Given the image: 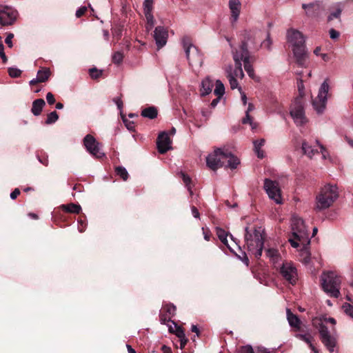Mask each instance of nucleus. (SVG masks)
Wrapping results in <instances>:
<instances>
[{"label":"nucleus","instance_id":"50","mask_svg":"<svg viewBox=\"0 0 353 353\" xmlns=\"http://www.w3.org/2000/svg\"><path fill=\"white\" fill-rule=\"evenodd\" d=\"M166 309V312L170 314L173 316L175 314L176 312V307L174 305L168 304L165 306Z\"/></svg>","mask_w":353,"mask_h":353},{"label":"nucleus","instance_id":"18","mask_svg":"<svg viewBox=\"0 0 353 353\" xmlns=\"http://www.w3.org/2000/svg\"><path fill=\"white\" fill-rule=\"evenodd\" d=\"M171 143V140L166 132H163L160 133L157 141L159 152L161 154H164L170 150L172 148Z\"/></svg>","mask_w":353,"mask_h":353},{"label":"nucleus","instance_id":"51","mask_svg":"<svg viewBox=\"0 0 353 353\" xmlns=\"http://www.w3.org/2000/svg\"><path fill=\"white\" fill-rule=\"evenodd\" d=\"M241 353H255L252 347L249 345L241 347Z\"/></svg>","mask_w":353,"mask_h":353},{"label":"nucleus","instance_id":"28","mask_svg":"<svg viewBox=\"0 0 353 353\" xmlns=\"http://www.w3.org/2000/svg\"><path fill=\"white\" fill-rule=\"evenodd\" d=\"M265 252L267 257H268L274 264H276L281 260V256L276 249L268 248L265 250Z\"/></svg>","mask_w":353,"mask_h":353},{"label":"nucleus","instance_id":"55","mask_svg":"<svg viewBox=\"0 0 353 353\" xmlns=\"http://www.w3.org/2000/svg\"><path fill=\"white\" fill-rule=\"evenodd\" d=\"M330 37L332 39H336L339 37V32L334 29H330Z\"/></svg>","mask_w":353,"mask_h":353},{"label":"nucleus","instance_id":"37","mask_svg":"<svg viewBox=\"0 0 353 353\" xmlns=\"http://www.w3.org/2000/svg\"><path fill=\"white\" fill-rule=\"evenodd\" d=\"M115 172L123 181H126L128 178V172L126 169L122 166L117 167Z\"/></svg>","mask_w":353,"mask_h":353},{"label":"nucleus","instance_id":"9","mask_svg":"<svg viewBox=\"0 0 353 353\" xmlns=\"http://www.w3.org/2000/svg\"><path fill=\"white\" fill-rule=\"evenodd\" d=\"M287 39L288 43L292 47V50L306 48L305 45V38L300 31L295 29L288 30L287 32Z\"/></svg>","mask_w":353,"mask_h":353},{"label":"nucleus","instance_id":"52","mask_svg":"<svg viewBox=\"0 0 353 353\" xmlns=\"http://www.w3.org/2000/svg\"><path fill=\"white\" fill-rule=\"evenodd\" d=\"M13 37H14V34L12 33H8L5 39V42L9 48H12L13 46L12 41V39H13Z\"/></svg>","mask_w":353,"mask_h":353},{"label":"nucleus","instance_id":"62","mask_svg":"<svg viewBox=\"0 0 353 353\" xmlns=\"http://www.w3.org/2000/svg\"><path fill=\"white\" fill-rule=\"evenodd\" d=\"M160 321L162 323L165 324L167 321L168 322L170 321V316L167 317L166 315L162 314L160 316Z\"/></svg>","mask_w":353,"mask_h":353},{"label":"nucleus","instance_id":"33","mask_svg":"<svg viewBox=\"0 0 353 353\" xmlns=\"http://www.w3.org/2000/svg\"><path fill=\"white\" fill-rule=\"evenodd\" d=\"M307 245H303V248L301 250V261L304 264H307L310 262V253L308 250Z\"/></svg>","mask_w":353,"mask_h":353},{"label":"nucleus","instance_id":"35","mask_svg":"<svg viewBox=\"0 0 353 353\" xmlns=\"http://www.w3.org/2000/svg\"><path fill=\"white\" fill-rule=\"evenodd\" d=\"M62 208L70 213L79 214L81 210V206L79 205H77L74 203H70L68 205H63Z\"/></svg>","mask_w":353,"mask_h":353},{"label":"nucleus","instance_id":"41","mask_svg":"<svg viewBox=\"0 0 353 353\" xmlns=\"http://www.w3.org/2000/svg\"><path fill=\"white\" fill-rule=\"evenodd\" d=\"M297 87H298V90L299 92V97H297L296 99H301V100L302 101V98L303 97V96L305 94V93H304L305 87L303 85V81L301 79H298Z\"/></svg>","mask_w":353,"mask_h":353},{"label":"nucleus","instance_id":"16","mask_svg":"<svg viewBox=\"0 0 353 353\" xmlns=\"http://www.w3.org/2000/svg\"><path fill=\"white\" fill-rule=\"evenodd\" d=\"M302 8L305 10L306 14L311 17H318L325 11L323 3L321 1L306 4H302Z\"/></svg>","mask_w":353,"mask_h":353},{"label":"nucleus","instance_id":"2","mask_svg":"<svg viewBox=\"0 0 353 353\" xmlns=\"http://www.w3.org/2000/svg\"><path fill=\"white\" fill-rule=\"evenodd\" d=\"M292 230L293 238L289 239V242L294 248H298L300 244H310L309 234L303 220L294 216L292 219Z\"/></svg>","mask_w":353,"mask_h":353},{"label":"nucleus","instance_id":"47","mask_svg":"<svg viewBox=\"0 0 353 353\" xmlns=\"http://www.w3.org/2000/svg\"><path fill=\"white\" fill-rule=\"evenodd\" d=\"M343 308L346 314H347L348 316H351L353 319V306L349 303H345L343 305Z\"/></svg>","mask_w":353,"mask_h":353},{"label":"nucleus","instance_id":"63","mask_svg":"<svg viewBox=\"0 0 353 353\" xmlns=\"http://www.w3.org/2000/svg\"><path fill=\"white\" fill-rule=\"evenodd\" d=\"M179 340H180V347H181V349H183L185 346V345L188 342V339L186 337H185L183 339H180Z\"/></svg>","mask_w":353,"mask_h":353},{"label":"nucleus","instance_id":"3","mask_svg":"<svg viewBox=\"0 0 353 353\" xmlns=\"http://www.w3.org/2000/svg\"><path fill=\"white\" fill-rule=\"evenodd\" d=\"M339 197L336 185L327 184L323 186L316 197V208L322 210L330 207Z\"/></svg>","mask_w":353,"mask_h":353},{"label":"nucleus","instance_id":"48","mask_svg":"<svg viewBox=\"0 0 353 353\" xmlns=\"http://www.w3.org/2000/svg\"><path fill=\"white\" fill-rule=\"evenodd\" d=\"M181 175H182V179H183L184 183L186 185V186H188V191L190 192V194H192V191L191 187L190 186V183L191 182L190 178L188 175L185 174L184 173H182Z\"/></svg>","mask_w":353,"mask_h":353},{"label":"nucleus","instance_id":"29","mask_svg":"<svg viewBox=\"0 0 353 353\" xmlns=\"http://www.w3.org/2000/svg\"><path fill=\"white\" fill-rule=\"evenodd\" d=\"M141 116L150 119H153L157 117V110L153 106L148 107L142 110Z\"/></svg>","mask_w":353,"mask_h":353},{"label":"nucleus","instance_id":"30","mask_svg":"<svg viewBox=\"0 0 353 353\" xmlns=\"http://www.w3.org/2000/svg\"><path fill=\"white\" fill-rule=\"evenodd\" d=\"M265 141L263 139L254 141L255 152L256 153L257 157L260 159H262L264 157L263 152L261 150V148L265 144Z\"/></svg>","mask_w":353,"mask_h":353},{"label":"nucleus","instance_id":"26","mask_svg":"<svg viewBox=\"0 0 353 353\" xmlns=\"http://www.w3.org/2000/svg\"><path fill=\"white\" fill-rule=\"evenodd\" d=\"M45 105V101L43 99H38L33 101L31 109L32 113L35 116H39Z\"/></svg>","mask_w":353,"mask_h":353},{"label":"nucleus","instance_id":"40","mask_svg":"<svg viewBox=\"0 0 353 353\" xmlns=\"http://www.w3.org/2000/svg\"><path fill=\"white\" fill-rule=\"evenodd\" d=\"M342 9L341 8L338 6L336 10L333 12H332L327 17V21H331L334 19H340Z\"/></svg>","mask_w":353,"mask_h":353},{"label":"nucleus","instance_id":"20","mask_svg":"<svg viewBox=\"0 0 353 353\" xmlns=\"http://www.w3.org/2000/svg\"><path fill=\"white\" fill-rule=\"evenodd\" d=\"M228 6L231 13V22L236 23L241 13V3L239 0H230Z\"/></svg>","mask_w":353,"mask_h":353},{"label":"nucleus","instance_id":"56","mask_svg":"<svg viewBox=\"0 0 353 353\" xmlns=\"http://www.w3.org/2000/svg\"><path fill=\"white\" fill-rule=\"evenodd\" d=\"M114 102L116 103L119 110H121L123 108V101L120 97H117L113 99Z\"/></svg>","mask_w":353,"mask_h":353},{"label":"nucleus","instance_id":"36","mask_svg":"<svg viewBox=\"0 0 353 353\" xmlns=\"http://www.w3.org/2000/svg\"><path fill=\"white\" fill-rule=\"evenodd\" d=\"M214 94L219 97H221L225 94V87L223 83L220 80H216L215 83Z\"/></svg>","mask_w":353,"mask_h":353},{"label":"nucleus","instance_id":"23","mask_svg":"<svg viewBox=\"0 0 353 353\" xmlns=\"http://www.w3.org/2000/svg\"><path fill=\"white\" fill-rule=\"evenodd\" d=\"M152 8H144L143 12L147 20V24L145 26L148 32L150 31L154 26L155 20L152 14Z\"/></svg>","mask_w":353,"mask_h":353},{"label":"nucleus","instance_id":"8","mask_svg":"<svg viewBox=\"0 0 353 353\" xmlns=\"http://www.w3.org/2000/svg\"><path fill=\"white\" fill-rule=\"evenodd\" d=\"M290 115L297 125H302L307 122L303 102L301 99H296L290 109Z\"/></svg>","mask_w":353,"mask_h":353},{"label":"nucleus","instance_id":"27","mask_svg":"<svg viewBox=\"0 0 353 353\" xmlns=\"http://www.w3.org/2000/svg\"><path fill=\"white\" fill-rule=\"evenodd\" d=\"M213 83L209 78H205L201 82V95H207L212 91Z\"/></svg>","mask_w":353,"mask_h":353},{"label":"nucleus","instance_id":"57","mask_svg":"<svg viewBox=\"0 0 353 353\" xmlns=\"http://www.w3.org/2000/svg\"><path fill=\"white\" fill-rule=\"evenodd\" d=\"M20 194V190L18 188L14 189L10 194V198L15 199Z\"/></svg>","mask_w":353,"mask_h":353},{"label":"nucleus","instance_id":"64","mask_svg":"<svg viewBox=\"0 0 353 353\" xmlns=\"http://www.w3.org/2000/svg\"><path fill=\"white\" fill-rule=\"evenodd\" d=\"M256 353H270V351L264 347H259Z\"/></svg>","mask_w":353,"mask_h":353},{"label":"nucleus","instance_id":"10","mask_svg":"<svg viewBox=\"0 0 353 353\" xmlns=\"http://www.w3.org/2000/svg\"><path fill=\"white\" fill-rule=\"evenodd\" d=\"M264 189L268 196L274 200L276 204L282 203L281 190L276 181L266 179L264 181Z\"/></svg>","mask_w":353,"mask_h":353},{"label":"nucleus","instance_id":"32","mask_svg":"<svg viewBox=\"0 0 353 353\" xmlns=\"http://www.w3.org/2000/svg\"><path fill=\"white\" fill-rule=\"evenodd\" d=\"M302 150L303 153L310 158H312L316 153H318L317 150L312 148V147L309 145L305 141L302 143Z\"/></svg>","mask_w":353,"mask_h":353},{"label":"nucleus","instance_id":"42","mask_svg":"<svg viewBox=\"0 0 353 353\" xmlns=\"http://www.w3.org/2000/svg\"><path fill=\"white\" fill-rule=\"evenodd\" d=\"M89 73L92 79H97L102 75V70H99L96 68L89 70Z\"/></svg>","mask_w":353,"mask_h":353},{"label":"nucleus","instance_id":"34","mask_svg":"<svg viewBox=\"0 0 353 353\" xmlns=\"http://www.w3.org/2000/svg\"><path fill=\"white\" fill-rule=\"evenodd\" d=\"M50 74V71L48 68L39 70L37 74V81H40V83L45 82L48 79Z\"/></svg>","mask_w":353,"mask_h":353},{"label":"nucleus","instance_id":"6","mask_svg":"<svg viewBox=\"0 0 353 353\" xmlns=\"http://www.w3.org/2000/svg\"><path fill=\"white\" fill-rule=\"evenodd\" d=\"M226 150L221 148L215 150L206 157V164L209 168L215 171L225 165Z\"/></svg>","mask_w":353,"mask_h":353},{"label":"nucleus","instance_id":"53","mask_svg":"<svg viewBox=\"0 0 353 353\" xmlns=\"http://www.w3.org/2000/svg\"><path fill=\"white\" fill-rule=\"evenodd\" d=\"M175 333H176V336L180 339H183L185 337V332L183 330L182 328H181L180 327H176V331H175Z\"/></svg>","mask_w":353,"mask_h":353},{"label":"nucleus","instance_id":"12","mask_svg":"<svg viewBox=\"0 0 353 353\" xmlns=\"http://www.w3.org/2000/svg\"><path fill=\"white\" fill-rule=\"evenodd\" d=\"M232 57L235 63V68L233 69L232 66L230 65L225 68V72L226 74H229L230 72L234 77L243 79L244 77V73L242 69V55H241L240 50L233 51Z\"/></svg>","mask_w":353,"mask_h":353},{"label":"nucleus","instance_id":"24","mask_svg":"<svg viewBox=\"0 0 353 353\" xmlns=\"http://www.w3.org/2000/svg\"><path fill=\"white\" fill-rule=\"evenodd\" d=\"M227 161V167L230 169H235L240 163L239 159L234 156L230 152L226 150L225 162Z\"/></svg>","mask_w":353,"mask_h":353},{"label":"nucleus","instance_id":"21","mask_svg":"<svg viewBox=\"0 0 353 353\" xmlns=\"http://www.w3.org/2000/svg\"><path fill=\"white\" fill-rule=\"evenodd\" d=\"M296 63L301 67H306V59L307 57L306 48L293 50Z\"/></svg>","mask_w":353,"mask_h":353},{"label":"nucleus","instance_id":"25","mask_svg":"<svg viewBox=\"0 0 353 353\" xmlns=\"http://www.w3.org/2000/svg\"><path fill=\"white\" fill-rule=\"evenodd\" d=\"M256 36L254 34L252 33V32H245L244 34V37H243V39L242 41V43H241V46H240V48L243 46V43L245 41H248V47H247V50L248 51V48H256V43H259V41H256Z\"/></svg>","mask_w":353,"mask_h":353},{"label":"nucleus","instance_id":"15","mask_svg":"<svg viewBox=\"0 0 353 353\" xmlns=\"http://www.w3.org/2000/svg\"><path fill=\"white\" fill-rule=\"evenodd\" d=\"M319 331L323 343L332 352L336 344L335 339L330 334L327 327L322 323H319Z\"/></svg>","mask_w":353,"mask_h":353},{"label":"nucleus","instance_id":"13","mask_svg":"<svg viewBox=\"0 0 353 353\" xmlns=\"http://www.w3.org/2000/svg\"><path fill=\"white\" fill-rule=\"evenodd\" d=\"M83 144L87 150L94 157L102 158L105 156V154L101 151L100 143L93 136L87 134L83 139Z\"/></svg>","mask_w":353,"mask_h":353},{"label":"nucleus","instance_id":"43","mask_svg":"<svg viewBox=\"0 0 353 353\" xmlns=\"http://www.w3.org/2000/svg\"><path fill=\"white\" fill-rule=\"evenodd\" d=\"M242 123L243 124L249 123L252 129L256 128V124L252 121L249 113L245 112V117L242 119Z\"/></svg>","mask_w":353,"mask_h":353},{"label":"nucleus","instance_id":"60","mask_svg":"<svg viewBox=\"0 0 353 353\" xmlns=\"http://www.w3.org/2000/svg\"><path fill=\"white\" fill-rule=\"evenodd\" d=\"M239 91L241 94V100L243 101V103L244 105H245L247 104V97L245 94L243 92H242V89L241 87L239 88Z\"/></svg>","mask_w":353,"mask_h":353},{"label":"nucleus","instance_id":"19","mask_svg":"<svg viewBox=\"0 0 353 353\" xmlns=\"http://www.w3.org/2000/svg\"><path fill=\"white\" fill-rule=\"evenodd\" d=\"M17 14V11L11 9L0 10V24L2 26L12 25L16 20Z\"/></svg>","mask_w":353,"mask_h":353},{"label":"nucleus","instance_id":"22","mask_svg":"<svg viewBox=\"0 0 353 353\" xmlns=\"http://www.w3.org/2000/svg\"><path fill=\"white\" fill-rule=\"evenodd\" d=\"M287 319L292 327H294L296 331L301 329V320L297 315L293 314L290 309L286 310Z\"/></svg>","mask_w":353,"mask_h":353},{"label":"nucleus","instance_id":"7","mask_svg":"<svg viewBox=\"0 0 353 353\" xmlns=\"http://www.w3.org/2000/svg\"><path fill=\"white\" fill-rule=\"evenodd\" d=\"M329 85L325 81L319 88L317 97L312 101V105L318 114H321L325 109Z\"/></svg>","mask_w":353,"mask_h":353},{"label":"nucleus","instance_id":"54","mask_svg":"<svg viewBox=\"0 0 353 353\" xmlns=\"http://www.w3.org/2000/svg\"><path fill=\"white\" fill-rule=\"evenodd\" d=\"M46 100H47V102L50 105H52V104H54L55 103L54 97L52 94V93H51V92H48L47 93V94H46Z\"/></svg>","mask_w":353,"mask_h":353},{"label":"nucleus","instance_id":"49","mask_svg":"<svg viewBox=\"0 0 353 353\" xmlns=\"http://www.w3.org/2000/svg\"><path fill=\"white\" fill-rule=\"evenodd\" d=\"M295 336H296V338L305 341L308 345L312 342L311 337L306 334H296L295 335Z\"/></svg>","mask_w":353,"mask_h":353},{"label":"nucleus","instance_id":"1","mask_svg":"<svg viewBox=\"0 0 353 353\" xmlns=\"http://www.w3.org/2000/svg\"><path fill=\"white\" fill-rule=\"evenodd\" d=\"M245 241L248 252L253 254L256 258L259 259L262 254L264 245V230L261 227L254 228L251 232L249 228H245Z\"/></svg>","mask_w":353,"mask_h":353},{"label":"nucleus","instance_id":"39","mask_svg":"<svg viewBox=\"0 0 353 353\" xmlns=\"http://www.w3.org/2000/svg\"><path fill=\"white\" fill-rule=\"evenodd\" d=\"M226 77L229 81V83H230V88L232 90H234L235 88H238L239 89V83H238V81L236 80V78L234 77L231 73L230 72L229 74H226Z\"/></svg>","mask_w":353,"mask_h":353},{"label":"nucleus","instance_id":"44","mask_svg":"<svg viewBox=\"0 0 353 353\" xmlns=\"http://www.w3.org/2000/svg\"><path fill=\"white\" fill-rule=\"evenodd\" d=\"M88 7L93 11V8H92L90 4H89L88 6H81L76 11V14H75L76 17L77 18H79L81 16H83L85 13V12L88 10Z\"/></svg>","mask_w":353,"mask_h":353},{"label":"nucleus","instance_id":"31","mask_svg":"<svg viewBox=\"0 0 353 353\" xmlns=\"http://www.w3.org/2000/svg\"><path fill=\"white\" fill-rule=\"evenodd\" d=\"M216 235L218 236L220 241L225 245L231 251H232V248L228 243V233L222 228H216Z\"/></svg>","mask_w":353,"mask_h":353},{"label":"nucleus","instance_id":"46","mask_svg":"<svg viewBox=\"0 0 353 353\" xmlns=\"http://www.w3.org/2000/svg\"><path fill=\"white\" fill-rule=\"evenodd\" d=\"M8 74L11 77L16 78L21 75V71L15 68H10L8 69Z\"/></svg>","mask_w":353,"mask_h":353},{"label":"nucleus","instance_id":"59","mask_svg":"<svg viewBox=\"0 0 353 353\" xmlns=\"http://www.w3.org/2000/svg\"><path fill=\"white\" fill-rule=\"evenodd\" d=\"M271 44H272V42H271V41H270V39L269 34H268L266 40H265V41H264L261 43V45H263L265 48H267L270 49V46H271Z\"/></svg>","mask_w":353,"mask_h":353},{"label":"nucleus","instance_id":"58","mask_svg":"<svg viewBox=\"0 0 353 353\" xmlns=\"http://www.w3.org/2000/svg\"><path fill=\"white\" fill-rule=\"evenodd\" d=\"M192 214L194 216V217L199 219L200 216V214L197 210V208L194 206H192L191 208Z\"/></svg>","mask_w":353,"mask_h":353},{"label":"nucleus","instance_id":"45","mask_svg":"<svg viewBox=\"0 0 353 353\" xmlns=\"http://www.w3.org/2000/svg\"><path fill=\"white\" fill-rule=\"evenodd\" d=\"M123 59V54L121 52H116L112 56V61L117 64L121 63Z\"/></svg>","mask_w":353,"mask_h":353},{"label":"nucleus","instance_id":"14","mask_svg":"<svg viewBox=\"0 0 353 353\" xmlns=\"http://www.w3.org/2000/svg\"><path fill=\"white\" fill-rule=\"evenodd\" d=\"M248 45V41H245L240 48V52L241 55H242V61L244 63L245 70L250 78L254 79L256 77L254 68L251 64V57L250 55L249 51L247 50Z\"/></svg>","mask_w":353,"mask_h":353},{"label":"nucleus","instance_id":"17","mask_svg":"<svg viewBox=\"0 0 353 353\" xmlns=\"http://www.w3.org/2000/svg\"><path fill=\"white\" fill-rule=\"evenodd\" d=\"M168 38V32L164 27L157 26L155 28L154 32V39L159 49L161 48L166 44Z\"/></svg>","mask_w":353,"mask_h":353},{"label":"nucleus","instance_id":"4","mask_svg":"<svg viewBox=\"0 0 353 353\" xmlns=\"http://www.w3.org/2000/svg\"><path fill=\"white\" fill-rule=\"evenodd\" d=\"M341 280L334 272L323 273L321 276V285L323 290L330 296L338 298L340 296Z\"/></svg>","mask_w":353,"mask_h":353},{"label":"nucleus","instance_id":"5","mask_svg":"<svg viewBox=\"0 0 353 353\" xmlns=\"http://www.w3.org/2000/svg\"><path fill=\"white\" fill-rule=\"evenodd\" d=\"M181 43L189 65L191 67L200 68L203 64V59L199 49L192 44L190 39L188 37L182 38Z\"/></svg>","mask_w":353,"mask_h":353},{"label":"nucleus","instance_id":"38","mask_svg":"<svg viewBox=\"0 0 353 353\" xmlns=\"http://www.w3.org/2000/svg\"><path fill=\"white\" fill-rule=\"evenodd\" d=\"M59 119V115L56 111H53L48 114L47 119L46 121V124H52L55 123Z\"/></svg>","mask_w":353,"mask_h":353},{"label":"nucleus","instance_id":"61","mask_svg":"<svg viewBox=\"0 0 353 353\" xmlns=\"http://www.w3.org/2000/svg\"><path fill=\"white\" fill-rule=\"evenodd\" d=\"M153 0H144L143 8H153Z\"/></svg>","mask_w":353,"mask_h":353},{"label":"nucleus","instance_id":"11","mask_svg":"<svg viewBox=\"0 0 353 353\" xmlns=\"http://www.w3.org/2000/svg\"><path fill=\"white\" fill-rule=\"evenodd\" d=\"M280 273L286 281L292 285H294L298 280L297 270L292 262L283 263L280 268Z\"/></svg>","mask_w":353,"mask_h":353}]
</instances>
